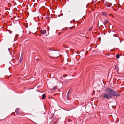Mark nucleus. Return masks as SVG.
<instances>
[{
    "label": "nucleus",
    "instance_id": "1",
    "mask_svg": "<svg viewBox=\"0 0 124 124\" xmlns=\"http://www.w3.org/2000/svg\"><path fill=\"white\" fill-rule=\"evenodd\" d=\"M103 97L105 99H109L111 98V96L108 94H105L103 95Z\"/></svg>",
    "mask_w": 124,
    "mask_h": 124
},
{
    "label": "nucleus",
    "instance_id": "2",
    "mask_svg": "<svg viewBox=\"0 0 124 124\" xmlns=\"http://www.w3.org/2000/svg\"><path fill=\"white\" fill-rule=\"evenodd\" d=\"M119 93L117 92L113 91L112 93L111 94V95L114 96H118L119 95Z\"/></svg>",
    "mask_w": 124,
    "mask_h": 124
},
{
    "label": "nucleus",
    "instance_id": "3",
    "mask_svg": "<svg viewBox=\"0 0 124 124\" xmlns=\"http://www.w3.org/2000/svg\"><path fill=\"white\" fill-rule=\"evenodd\" d=\"M107 92L109 93L111 95L113 91L110 88H107L106 89Z\"/></svg>",
    "mask_w": 124,
    "mask_h": 124
},
{
    "label": "nucleus",
    "instance_id": "4",
    "mask_svg": "<svg viewBox=\"0 0 124 124\" xmlns=\"http://www.w3.org/2000/svg\"><path fill=\"white\" fill-rule=\"evenodd\" d=\"M40 32L41 34H44L46 33V31L45 30H42L40 31Z\"/></svg>",
    "mask_w": 124,
    "mask_h": 124
},
{
    "label": "nucleus",
    "instance_id": "5",
    "mask_svg": "<svg viewBox=\"0 0 124 124\" xmlns=\"http://www.w3.org/2000/svg\"><path fill=\"white\" fill-rule=\"evenodd\" d=\"M115 69L116 70L117 72H118V70H119V69H118V67L117 66H115Z\"/></svg>",
    "mask_w": 124,
    "mask_h": 124
},
{
    "label": "nucleus",
    "instance_id": "6",
    "mask_svg": "<svg viewBox=\"0 0 124 124\" xmlns=\"http://www.w3.org/2000/svg\"><path fill=\"white\" fill-rule=\"evenodd\" d=\"M45 94H43L42 95V99H44L45 98Z\"/></svg>",
    "mask_w": 124,
    "mask_h": 124
},
{
    "label": "nucleus",
    "instance_id": "7",
    "mask_svg": "<svg viewBox=\"0 0 124 124\" xmlns=\"http://www.w3.org/2000/svg\"><path fill=\"white\" fill-rule=\"evenodd\" d=\"M57 88V87L56 86H55L54 88H53L52 89L53 90H55Z\"/></svg>",
    "mask_w": 124,
    "mask_h": 124
},
{
    "label": "nucleus",
    "instance_id": "8",
    "mask_svg": "<svg viewBox=\"0 0 124 124\" xmlns=\"http://www.w3.org/2000/svg\"><path fill=\"white\" fill-rule=\"evenodd\" d=\"M116 57L118 59L119 58V55H116Z\"/></svg>",
    "mask_w": 124,
    "mask_h": 124
},
{
    "label": "nucleus",
    "instance_id": "9",
    "mask_svg": "<svg viewBox=\"0 0 124 124\" xmlns=\"http://www.w3.org/2000/svg\"><path fill=\"white\" fill-rule=\"evenodd\" d=\"M70 90L68 92V94H67V97H69V93L70 92Z\"/></svg>",
    "mask_w": 124,
    "mask_h": 124
},
{
    "label": "nucleus",
    "instance_id": "10",
    "mask_svg": "<svg viewBox=\"0 0 124 124\" xmlns=\"http://www.w3.org/2000/svg\"><path fill=\"white\" fill-rule=\"evenodd\" d=\"M109 21L107 20H105V23H108V22Z\"/></svg>",
    "mask_w": 124,
    "mask_h": 124
},
{
    "label": "nucleus",
    "instance_id": "11",
    "mask_svg": "<svg viewBox=\"0 0 124 124\" xmlns=\"http://www.w3.org/2000/svg\"><path fill=\"white\" fill-rule=\"evenodd\" d=\"M102 14L104 15H105L106 14V13L105 12H103L102 13Z\"/></svg>",
    "mask_w": 124,
    "mask_h": 124
},
{
    "label": "nucleus",
    "instance_id": "12",
    "mask_svg": "<svg viewBox=\"0 0 124 124\" xmlns=\"http://www.w3.org/2000/svg\"><path fill=\"white\" fill-rule=\"evenodd\" d=\"M22 59L21 58L20 59V62L21 61H22Z\"/></svg>",
    "mask_w": 124,
    "mask_h": 124
},
{
    "label": "nucleus",
    "instance_id": "13",
    "mask_svg": "<svg viewBox=\"0 0 124 124\" xmlns=\"http://www.w3.org/2000/svg\"><path fill=\"white\" fill-rule=\"evenodd\" d=\"M92 27H91L89 30V31H90L91 30V29H92Z\"/></svg>",
    "mask_w": 124,
    "mask_h": 124
},
{
    "label": "nucleus",
    "instance_id": "14",
    "mask_svg": "<svg viewBox=\"0 0 124 124\" xmlns=\"http://www.w3.org/2000/svg\"><path fill=\"white\" fill-rule=\"evenodd\" d=\"M95 91H93V93H94Z\"/></svg>",
    "mask_w": 124,
    "mask_h": 124
}]
</instances>
